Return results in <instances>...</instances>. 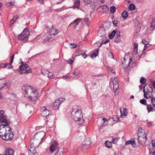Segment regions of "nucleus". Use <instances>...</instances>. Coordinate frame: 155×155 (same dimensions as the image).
Masks as SVG:
<instances>
[{"mask_svg": "<svg viewBox=\"0 0 155 155\" xmlns=\"http://www.w3.org/2000/svg\"><path fill=\"white\" fill-rule=\"evenodd\" d=\"M77 69L76 70H75V71H74V72H73V74H74V75H78V73H77Z\"/></svg>", "mask_w": 155, "mask_h": 155, "instance_id": "60", "label": "nucleus"}, {"mask_svg": "<svg viewBox=\"0 0 155 155\" xmlns=\"http://www.w3.org/2000/svg\"><path fill=\"white\" fill-rule=\"evenodd\" d=\"M58 147V143L56 141H54L51 145L50 148V151L51 152H53L57 149Z\"/></svg>", "mask_w": 155, "mask_h": 155, "instance_id": "14", "label": "nucleus"}, {"mask_svg": "<svg viewBox=\"0 0 155 155\" xmlns=\"http://www.w3.org/2000/svg\"><path fill=\"white\" fill-rule=\"evenodd\" d=\"M152 144L153 147H155V140H152Z\"/></svg>", "mask_w": 155, "mask_h": 155, "instance_id": "55", "label": "nucleus"}, {"mask_svg": "<svg viewBox=\"0 0 155 155\" xmlns=\"http://www.w3.org/2000/svg\"><path fill=\"white\" fill-rule=\"evenodd\" d=\"M113 85V90L114 92V95L116 96L118 95L119 91V86L118 84L117 78L114 77L112 81Z\"/></svg>", "mask_w": 155, "mask_h": 155, "instance_id": "8", "label": "nucleus"}, {"mask_svg": "<svg viewBox=\"0 0 155 155\" xmlns=\"http://www.w3.org/2000/svg\"><path fill=\"white\" fill-rule=\"evenodd\" d=\"M80 21L81 20L80 19H76L73 21V23L74 24H75L74 25V27L75 28H76V25H78V23L80 22Z\"/></svg>", "mask_w": 155, "mask_h": 155, "instance_id": "27", "label": "nucleus"}, {"mask_svg": "<svg viewBox=\"0 0 155 155\" xmlns=\"http://www.w3.org/2000/svg\"><path fill=\"white\" fill-rule=\"evenodd\" d=\"M147 109L148 111V112H149L152 110L153 109V107L150 104H147Z\"/></svg>", "mask_w": 155, "mask_h": 155, "instance_id": "30", "label": "nucleus"}, {"mask_svg": "<svg viewBox=\"0 0 155 155\" xmlns=\"http://www.w3.org/2000/svg\"><path fill=\"white\" fill-rule=\"evenodd\" d=\"M63 101V99L61 98L56 100L53 103L52 108L54 110L58 109L59 108L60 105Z\"/></svg>", "mask_w": 155, "mask_h": 155, "instance_id": "11", "label": "nucleus"}, {"mask_svg": "<svg viewBox=\"0 0 155 155\" xmlns=\"http://www.w3.org/2000/svg\"><path fill=\"white\" fill-rule=\"evenodd\" d=\"M151 101L152 104L155 107V97H153L151 99Z\"/></svg>", "mask_w": 155, "mask_h": 155, "instance_id": "46", "label": "nucleus"}, {"mask_svg": "<svg viewBox=\"0 0 155 155\" xmlns=\"http://www.w3.org/2000/svg\"><path fill=\"white\" fill-rule=\"evenodd\" d=\"M18 18V15H15L14 16L13 18L10 21L9 24L11 26L16 21Z\"/></svg>", "mask_w": 155, "mask_h": 155, "instance_id": "26", "label": "nucleus"}, {"mask_svg": "<svg viewBox=\"0 0 155 155\" xmlns=\"http://www.w3.org/2000/svg\"><path fill=\"white\" fill-rule=\"evenodd\" d=\"M5 80L3 79H0V87H2V86H4V84L5 83Z\"/></svg>", "mask_w": 155, "mask_h": 155, "instance_id": "44", "label": "nucleus"}, {"mask_svg": "<svg viewBox=\"0 0 155 155\" xmlns=\"http://www.w3.org/2000/svg\"><path fill=\"white\" fill-rule=\"evenodd\" d=\"M74 58H73L72 59H69V60L67 61L70 64H71L73 63L74 61Z\"/></svg>", "mask_w": 155, "mask_h": 155, "instance_id": "43", "label": "nucleus"}, {"mask_svg": "<svg viewBox=\"0 0 155 155\" xmlns=\"http://www.w3.org/2000/svg\"><path fill=\"white\" fill-rule=\"evenodd\" d=\"M29 34V32L27 28L24 29L22 32L19 35L18 39L19 40L25 41L28 40Z\"/></svg>", "mask_w": 155, "mask_h": 155, "instance_id": "6", "label": "nucleus"}, {"mask_svg": "<svg viewBox=\"0 0 155 155\" xmlns=\"http://www.w3.org/2000/svg\"><path fill=\"white\" fill-rule=\"evenodd\" d=\"M146 90L147 91H153V88L150 85H146Z\"/></svg>", "mask_w": 155, "mask_h": 155, "instance_id": "31", "label": "nucleus"}, {"mask_svg": "<svg viewBox=\"0 0 155 155\" xmlns=\"http://www.w3.org/2000/svg\"><path fill=\"white\" fill-rule=\"evenodd\" d=\"M45 135V133L43 131H40L36 133L34 135L31 143V146L35 147H38Z\"/></svg>", "mask_w": 155, "mask_h": 155, "instance_id": "3", "label": "nucleus"}, {"mask_svg": "<svg viewBox=\"0 0 155 155\" xmlns=\"http://www.w3.org/2000/svg\"><path fill=\"white\" fill-rule=\"evenodd\" d=\"M106 33L105 31L103 29H100L98 31L97 35L100 37H102L105 35Z\"/></svg>", "mask_w": 155, "mask_h": 155, "instance_id": "20", "label": "nucleus"}, {"mask_svg": "<svg viewBox=\"0 0 155 155\" xmlns=\"http://www.w3.org/2000/svg\"><path fill=\"white\" fill-rule=\"evenodd\" d=\"M105 146L108 148H110L112 146V143L111 142L106 141L105 142Z\"/></svg>", "mask_w": 155, "mask_h": 155, "instance_id": "29", "label": "nucleus"}, {"mask_svg": "<svg viewBox=\"0 0 155 155\" xmlns=\"http://www.w3.org/2000/svg\"><path fill=\"white\" fill-rule=\"evenodd\" d=\"M109 40H106V41L103 43V44H105L107 43H108L109 42Z\"/></svg>", "mask_w": 155, "mask_h": 155, "instance_id": "63", "label": "nucleus"}, {"mask_svg": "<svg viewBox=\"0 0 155 155\" xmlns=\"http://www.w3.org/2000/svg\"><path fill=\"white\" fill-rule=\"evenodd\" d=\"M6 85L7 86H6V87L7 88H8L10 87H11V85L10 83H8V84L7 83V84Z\"/></svg>", "mask_w": 155, "mask_h": 155, "instance_id": "56", "label": "nucleus"}, {"mask_svg": "<svg viewBox=\"0 0 155 155\" xmlns=\"http://www.w3.org/2000/svg\"><path fill=\"white\" fill-rule=\"evenodd\" d=\"M142 44L145 45L148 44V42L145 39H143L142 41Z\"/></svg>", "mask_w": 155, "mask_h": 155, "instance_id": "50", "label": "nucleus"}, {"mask_svg": "<svg viewBox=\"0 0 155 155\" xmlns=\"http://www.w3.org/2000/svg\"><path fill=\"white\" fill-rule=\"evenodd\" d=\"M146 82V79L145 78L142 77L140 79V82L142 84H145Z\"/></svg>", "mask_w": 155, "mask_h": 155, "instance_id": "35", "label": "nucleus"}, {"mask_svg": "<svg viewBox=\"0 0 155 155\" xmlns=\"http://www.w3.org/2000/svg\"><path fill=\"white\" fill-rule=\"evenodd\" d=\"M138 45L137 43H134V48H133V50L134 54H136L137 53V48H138Z\"/></svg>", "mask_w": 155, "mask_h": 155, "instance_id": "24", "label": "nucleus"}, {"mask_svg": "<svg viewBox=\"0 0 155 155\" xmlns=\"http://www.w3.org/2000/svg\"><path fill=\"white\" fill-rule=\"evenodd\" d=\"M154 30H155V18H153L152 19L150 25L147 29L146 31L147 33L151 34Z\"/></svg>", "mask_w": 155, "mask_h": 155, "instance_id": "10", "label": "nucleus"}, {"mask_svg": "<svg viewBox=\"0 0 155 155\" xmlns=\"http://www.w3.org/2000/svg\"><path fill=\"white\" fill-rule=\"evenodd\" d=\"M82 111L81 110L74 109L72 111L71 114L73 120L79 124H83L84 123V120L82 118Z\"/></svg>", "mask_w": 155, "mask_h": 155, "instance_id": "4", "label": "nucleus"}, {"mask_svg": "<svg viewBox=\"0 0 155 155\" xmlns=\"http://www.w3.org/2000/svg\"><path fill=\"white\" fill-rule=\"evenodd\" d=\"M42 74L43 75H45V76H47V75H48L47 73H45L44 72H43L42 71Z\"/></svg>", "mask_w": 155, "mask_h": 155, "instance_id": "62", "label": "nucleus"}, {"mask_svg": "<svg viewBox=\"0 0 155 155\" xmlns=\"http://www.w3.org/2000/svg\"><path fill=\"white\" fill-rule=\"evenodd\" d=\"M132 61L131 58H130L129 59V61L128 62V64L127 65L126 64V66L124 67V68H127L128 67L129 65L130 64L131 61Z\"/></svg>", "mask_w": 155, "mask_h": 155, "instance_id": "48", "label": "nucleus"}, {"mask_svg": "<svg viewBox=\"0 0 155 155\" xmlns=\"http://www.w3.org/2000/svg\"><path fill=\"white\" fill-rule=\"evenodd\" d=\"M116 34V31H112L111 34L109 35V38L110 39H113L114 38V36Z\"/></svg>", "mask_w": 155, "mask_h": 155, "instance_id": "33", "label": "nucleus"}, {"mask_svg": "<svg viewBox=\"0 0 155 155\" xmlns=\"http://www.w3.org/2000/svg\"><path fill=\"white\" fill-rule=\"evenodd\" d=\"M14 4V2H10L7 3V5L8 6H10L11 5H13Z\"/></svg>", "mask_w": 155, "mask_h": 155, "instance_id": "51", "label": "nucleus"}, {"mask_svg": "<svg viewBox=\"0 0 155 155\" xmlns=\"http://www.w3.org/2000/svg\"><path fill=\"white\" fill-rule=\"evenodd\" d=\"M6 155H14V150L12 148H8L5 150Z\"/></svg>", "mask_w": 155, "mask_h": 155, "instance_id": "19", "label": "nucleus"}, {"mask_svg": "<svg viewBox=\"0 0 155 155\" xmlns=\"http://www.w3.org/2000/svg\"><path fill=\"white\" fill-rule=\"evenodd\" d=\"M151 83L153 84V86L154 88H155V81H151Z\"/></svg>", "mask_w": 155, "mask_h": 155, "instance_id": "54", "label": "nucleus"}, {"mask_svg": "<svg viewBox=\"0 0 155 155\" xmlns=\"http://www.w3.org/2000/svg\"><path fill=\"white\" fill-rule=\"evenodd\" d=\"M74 7L77 8H79L80 3V0H73Z\"/></svg>", "mask_w": 155, "mask_h": 155, "instance_id": "25", "label": "nucleus"}, {"mask_svg": "<svg viewBox=\"0 0 155 155\" xmlns=\"http://www.w3.org/2000/svg\"><path fill=\"white\" fill-rule=\"evenodd\" d=\"M112 119H113L114 121H119L120 120L119 117L116 116L114 117Z\"/></svg>", "mask_w": 155, "mask_h": 155, "instance_id": "45", "label": "nucleus"}, {"mask_svg": "<svg viewBox=\"0 0 155 155\" xmlns=\"http://www.w3.org/2000/svg\"><path fill=\"white\" fill-rule=\"evenodd\" d=\"M99 51V49H96L95 50H94L93 51V53L91 55V57L92 58H95L98 54V52Z\"/></svg>", "mask_w": 155, "mask_h": 155, "instance_id": "21", "label": "nucleus"}, {"mask_svg": "<svg viewBox=\"0 0 155 155\" xmlns=\"http://www.w3.org/2000/svg\"><path fill=\"white\" fill-rule=\"evenodd\" d=\"M82 56L83 57V58L85 59L87 58V55L86 54L84 53V54H82Z\"/></svg>", "mask_w": 155, "mask_h": 155, "instance_id": "57", "label": "nucleus"}, {"mask_svg": "<svg viewBox=\"0 0 155 155\" xmlns=\"http://www.w3.org/2000/svg\"><path fill=\"white\" fill-rule=\"evenodd\" d=\"M116 8L115 6H112L110 7V11L111 13L113 14L116 11Z\"/></svg>", "mask_w": 155, "mask_h": 155, "instance_id": "32", "label": "nucleus"}, {"mask_svg": "<svg viewBox=\"0 0 155 155\" xmlns=\"http://www.w3.org/2000/svg\"><path fill=\"white\" fill-rule=\"evenodd\" d=\"M92 0H83V2L85 5H87L91 4Z\"/></svg>", "mask_w": 155, "mask_h": 155, "instance_id": "36", "label": "nucleus"}, {"mask_svg": "<svg viewBox=\"0 0 155 155\" xmlns=\"http://www.w3.org/2000/svg\"><path fill=\"white\" fill-rule=\"evenodd\" d=\"M140 103L143 104L144 105H147V101L144 99L140 100Z\"/></svg>", "mask_w": 155, "mask_h": 155, "instance_id": "41", "label": "nucleus"}, {"mask_svg": "<svg viewBox=\"0 0 155 155\" xmlns=\"http://www.w3.org/2000/svg\"><path fill=\"white\" fill-rule=\"evenodd\" d=\"M70 45L72 46V47H71V48H75L77 46V45L75 44L74 43H71Z\"/></svg>", "mask_w": 155, "mask_h": 155, "instance_id": "52", "label": "nucleus"}, {"mask_svg": "<svg viewBox=\"0 0 155 155\" xmlns=\"http://www.w3.org/2000/svg\"><path fill=\"white\" fill-rule=\"evenodd\" d=\"M11 128L8 125L1 124L0 125V137L3 140H10L13 137V134L11 133Z\"/></svg>", "mask_w": 155, "mask_h": 155, "instance_id": "2", "label": "nucleus"}, {"mask_svg": "<svg viewBox=\"0 0 155 155\" xmlns=\"http://www.w3.org/2000/svg\"><path fill=\"white\" fill-rule=\"evenodd\" d=\"M122 16L124 18H126L128 16V13L126 11H124L122 14Z\"/></svg>", "mask_w": 155, "mask_h": 155, "instance_id": "28", "label": "nucleus"}, {"mask_svg": "<svg viewBox=\"0 0 155 155\" xmlns=\"http://www.w3.org/2000/svg\"><path fill=\"white\" fill-rule=\"evenodd\" d=\"M14 55H15V54H13V55H12L11 56V57L10 63H8L9 64V65L10 66V67H9V68H11H11H12V67H11L10 66V65L11 64L13 61V59H14Z\"/></svg>", "mask_w": 155, "mask_h": 155, "instance_id": "38", "label": "nucleus"}, {"mask_svg": "<svg viewBox=\"0 0 155 155\" xmlns=\"http://www.w3.org/2000/svg\"><path fill=\"white\" fill-rule=\"evenodd\" d=\"M125 145L131 144L134 147H136L137 145L136 144L135 141L133 139L127 141L125 143Z\"/></svg>", "mask_w": 155, "mask_h": 155, "instance_id": "16", "label": "nucleus"}, {"mask_svg": "<svg viewBox=\"0 0 155 155\" xmlns=\"http://www.w3.org/2000/svg\"><path fill=\"white\" fill-rule=\"evenodd\" d=\"M7 84V83H6L5 82V83L4 84V86H2V88H1V89H2L3 87H6V85Z\"/></svg>", "mask_w": 155, "mask_h": 155, "instance_id": "61", "label": "nucleus"}, {"mask_svg": "<svg viewBox=\"0 0 155 155\" xmlns=\"http://www.w3.org/2000/svg\"><path fill=\"white\" fill-rule=\"evenodd\" d=\"M146 93H149V94H152L153 93V91H146Z\"/></svg>", "mask_w": 155, "mask_h": 155, "instance_id": "59", "label": "nucleus"}, {"mask_svg": "<svg viewBox=\"0 0 155 155\" xmlns=\"http://www.w3.org/2000/svg\"><path fill=\"white\" fill-rule=\"evenodd\" d=\"M41 115L43 117H46L49 114V112L45 107H43L41 109Z\"/></svg>", "mask_w": 155, "mask_h": 155, "instance_id": "13", "label": "nucleus"}, {"mask_svg": "<svg viewBox=\"0 0 155 155\" xmlns=\"http://www.w3.org/2000/svg\"><path fill=\"white\" fill-rule=\"evenodd\" d=\"M84 21L86 23L87 25H88V24L90 22L89 18H85V19H84Z\"/></svg>", "mask_w": 155, "mask_h": 155, "instance_id": "47", "label": "nucleus"}, {"mask_svg": "<svg viewBox=\"0 0 155 155\" xmlns=\"http://www.w3.org/2000/svg\"><path fill=\"white\" fill-rule=\"evenodd\" d=\"M98 9L102 12H106L107 10V7L106 5H103L102 6H99Z\"/></svg>", "mask_w": 155, "mask_h": 155, "instance_id": "23", "label": "nucleus"}, {"mask_svg": "<svg viewBox=\"0 0 155 155\" xmlns=\"http://www.w3.org/2000/svg\"><path fill=\"white\" fill-rule=\"evenodd\" d=\"M37 147H35L31 146V144L30 145V147L29 149V151L30 152V154L31 155H32L33 154H34L36 153V151L35 149Z\"/></svg>", "mask_w": 155, "mask_h": 155, "instance_id": "18", "label": "nucleus"}, {"mask_svg": "<svg viewBox=\"0 0 155 155\" xmlns=\"http://www.w3.org/2000/svg\"><path fill=\"white\" fill-rule=\"evenodd\" d=\"M146 87V85H145L143 87L144 89L143 90V93L144 94V97L147 99H149V98H152L153 97V95H152V94L150 95V94L146 93V91H145Z\"/></svg>", "mask_w": 155, "mask_h": 155, "instance_id": "17", "label": "nucleus"}, {"mask_svg": "<svg viewBox=\"0 0 155 155\" xmlns=\"http://www.w3.org/2000/svg\"><path fill=\"white\" fill-rule=\"evenodd\" d=\"M152 124L150 122H149L147 123V126L149 127H150L152 126Z\"/></svg>", "mask_w": 155, "mask_h": 155, "instance_id": "58", "label": "nucleus"}, {"mask_svg": "<svg viewBox=\"0 0 155 155\" xmlns=\"http://www.w3.org/2000/svg\"><path fill=\"white\" fill-rule=\"evenodd\" d=\"M137 135L140 140L144 143L147 140L146 135L144 130L141 128H139L138 130Z\"/></svg>", "mask_w": 155, "mask_h": 155, "instance_id": "7", "label": "nucleus"}, {"mask_svg": "<svg viewBox=\"0 0 155 155\" xmlns=\"http://www.w3.org/2000/svg\"><path fill=\"white\" fill-rule=\"evenodd\" d=\"M23 88H25V97L29 99L31 104H35L38 94L37 90L32 86L29 85H24L22 89Z\"/></svg>", "mask_w": 155, "mask_h": 155, "instance_id": "1", "label": "nucleus"}, {"mask_svg": "<svg viewBox=\"0 0 155 155\" xmlns=\"http://www.w3.org/2000/svg\"><path fill=\"white\" fill-rule=\"evenodd\" d=\"M58 31V30L57 29H55L51 27L49 31L50 34L47 37L45 36V39L46 40L47 39V41H51L52 40L54 39L56 37H57Z\"/></svg>", "mask_w": 155, "mask_h": 155, "instance_id": "5", "label": "nucleus"}, {"mask_svg": "<svg viewBox=\"0 0 155 155\" xmlns=\"http://www.w3.org/2000/svg\"><path fill=\"white\" fill-rule=\"evenodd\" d=\"M116 34H115L116 38H118L120 37V31H115Z\"/></svg>", "mask_w": 155, "mask_h": 155, "instance_id": "42", "label": "nucleus"}, {"mask_svg": "<svg viewBox=\"0 0 155 155\" xmlns=\"http://www.w3.org/2000/svg\"><path fill=\"white\" fill-rule=\"evenodd\" d=\"M4 111H0V123H3V125L6 126L10 124V122L8 120L6 119L5 116L4 114Z\"/></svg>", "mask_w": 155, "mask_h": 155, "instance_id": "9", "label": "nucleus"}, {"mask_svg": "<svg viewBox=\"0 0 155 155\" xmlns=\"http://www.w3.org/2000/svg\"><path fill=\"white\" fill-rule=\"evenodd\" d=\"M18 72L20 74H28L31 72V68H20Z\"/></svg>", "mask_w": 155, "mask_h": 155, "instance_id": "12", "label": "nucleus"}, {"mask_svg": "<svg viewBox=\"0 0 155 155\" xmlns=\"http://www.w3.org/2000/svg\"><path fill=\"white\" fill-rule=\"evenodd\" d=\"M9 66L8 63H1L0 64V68H5L8 66Z\"/></svg>", "mask_w": 155, "mask_h": 155, "instance_id": "34", "label": "nucleus"}, {"mask_svg": "<svg viewBox=\"0 0 155 155\" xmlns=\"http://www.w3.org/2000/svg\"><path fill=\"white\" fill-rule=\"evenodd\" d=\"M63 154L61 149H58L54 155H61Z\"/></svg>", "mask_w": 155, "mask_h": 155, "instance_id": "37", "label": "nucleus"}, {"mask_svg": "<svg viewBox=\"0 0 155 155\" xmlns=\"http://www.w3.org/2000/svg\"><path fill=\"white\" fill-rule=\"evenodd\" d=\"M41 4H44V0H38Z\"/></svg>", "mask_w": 155, "mask_h": 155, "instance_id": "64", "label": "nucleus"}, {"mask_svg": "<svg viewBox=\"0 0 155 155\" xmlns=\"http://www.w3.org/2000/svg\"><path fill=\"white\" fill-rule=\"evenodd\" d=\"M21 62L20 64H21V65L19 66L18 68H28L29 67V66L28 64H24L22 61H21V59H20Z\"/></svg>", "mask_w": 155, "mask_h": 155, "instance_id": "22", "label": "nucleus"}, {"mask_svg": "<svg viewBox=\"0 0 155 155\" xmlns=\"http://www.w3.org/2000/svg\"><path fill=\"white\" fill-rule=\"evenodd\" d=\"M119 22H120L119 21L114 20L113 21V24L115 25V26H117V25L118 24Z\"/></svg>", "mask_w": 155, "mask_h": 155, "instance_id": "49", "label": "nucleus"}, {"mask_svg": "<svg viewBox=\"0 0 155 155\" xmlns=\"http://www.w3.org/2000/svg\"><path fill=\"white\" fill-rule=\"evenodd\" d=\"M149 45L148 44H147V45H145L144 46V47L143 48V50H145L148 47H149Z\"/></svg>", "mask_w": 155, "mask_h": 155, "instance_id": "53", "label": "nucleus"}, {"mask_svg": "<svg viewBox=\"0 0 155 155\" xmlns=\"http://www.w3.org/2000/svg\"><path fill=\"white\" fill-rule=\"evenodd\" d=\"M119 139L118 138H112L111 142L114 144H116L117 143Z\"/></svg>", "mask_w": 155, "mask_h": 155, "instance_id": "40", "label": "nucleus"}, {"mask_svg": "<svg viewBox=\"0 0 155 155\" xmlns=\"http://www.w3.org/2000/svg\"><path fill=\"white\" fill-rule=\"evenodd\" d=\"M120 116L121 117H123V116H126L127 115V109L126 108H121L120 109Z\"/></svg>", "mask_w": 155, "mask_h": 155, "instance_id": "15", "label": "nucleus"}, {"mask_svg": "<svg viewBox=\"0 0 155 155\" xmlns=\"http://www.w3.org/2000/svg\"><path fill=\"white\" fill-rule=\"evenodd\" d=\"M135 5L133 4L130 5L129 6V8L131 10H133L135 9Z\"/></svg>", "mask_w": 155, "mask_h": 155, "instance_id": "39", "label": "nucleus"}]
</instances>
